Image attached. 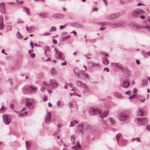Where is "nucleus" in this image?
Wrapping results in <instances>:
<instances>
[{
  "label": "nucleus",
  "instance_id": "f257e3e1",
  "mask_svg": "<svg viewBox=\"0 0 150 150\" xmlns=\"http://www.w3.org/2000/svg\"><path fill=\"white\" fill-rule=\"evenodd\" d=\"M144 12L143 10L137 9L132 11V15L135 17H139L140 14L143 13Z\"/></svg>",
  "mask_w": 150,
  "mask_h": 150
},
{
  "label": "nucleus",
  "instance_id": "f03ea898",
  "mask_svg": "<svg viewBox=\"0 0 150 150\" xmlns=\"http://www.w3.org/2000/svg\"><path fill=\"white\" fill-rule=\"evenodd\" d=\"M90 114L91 115L100 113L102 111L98 108H91L89 110Z\"/></svg>",
  "mask_w": 150,
  "mask_h": 150
},
{
  "label": "nucleus",
  "instance_id": "7ed1b4c3",
  "mask_svg": "<svg viewBox=\"0 0 150 150\" xmlns=\"http://www.w3.org/2000/svg\"><path fill=\"white\" fill-rule=\"evenodd\" d=\"M3 119L4 122L6 124H9L11 122V120L10 116L7 114L4 115Z\"/></svg>",
  "mask_w": 150,
  "mask_h": 150
},
{
  "label": "nucleus",
  "instance_id": "20e7f679",
  "mask_svg": "<svg viewBox=\"0 0 150 150\" xmlns=\"http://www.w3.org/2000/svg\"><path fill=\"white\" fill-rule=\"evenodd\" d=\"M118 117L120 120L123 121L128 119L129 118V116L127 115L121 113L119 114Z\"/></svg>",
  "mask_w": 150,
  "mask_h": 150
},
{
  "label": "nucleus",
  "instance_id": "39448f33",
  "mask_svg": "<svg viewBox=\"0 0 150 150\" xmlns=\"http://www.w3.org/2000/svg\"><path fill=\"white\" fill-rule=\"evenodd\" d=\"M54 51L56 52L55 57L57 58L63 59V54L61 52L58 51L56 47L55 48Z\"/></svg>",
  "mask_w": 150,
  "mask_h": 150
},
{
  "label": "nucleus",
  "instance_id": "423d86ee",
  "mask_svg": "<svg viewBox=\"0 0 150 150\" xmlns=\"http://www.w3.org/2000/svg\"><path fill=\"white\" fill-rule=\"evenodd\" d=\"M26 102V105L29 108L32 109L34 107V105L32 104L33 100L32 99H29L28 98L25 99Z\"/></svg>",
  "mask_w": 150,
  "mask_h": 150
},
{
  "label": "nucleus",
  "instance_id": "0eeeda50",
  "mask_svg": "<svg viewBox=\"0 0 150 150\" xmlns=\"http://www.w3.org/2000/svg\"><path fill=\"white\" fill-rule=\"evenodd\" d=\"M137 119V123L139 125L144 124L147 121V119L144 118H138Z\"/></svg>",
  "mask_w": 150,
  "mask_h": 150
},
{
  "label": "nucleus",
  "instance_id": "6e6552de",
  "mask_svg": "<svg viewBox=\"0 0 150 150\" xmlns=\"http://www.w3.org/2000/svg\"><path fill=\"white\" fill-rule=\"evenodd\" d=\"M58 85L57 82L56 80L54 79L51 80L50 85L52 88L56 87Z\"/></svg>",
  "mask_w": 150,
  "mask_h": 150
},
{
  "label": "nucleus",
  "instance_id": "1a4fd4ad",
  "mask_svg": "<svg viewBox=\"0 0 150 150\" xmlns=\"http://www.w3.org/2000/svg\"><path fill=\"white\" fill-rule=\"evenodd\" d=\"M120 15V14L118 13L111 14L108 16V18L109 19H114Z\"/></svg>",
  "mask_w": 150,
  "mask_h": 150
},
{
  "label": "nucleus",
  "instance_id": "9d476101",
  "mask_svg": "<svg viewBox=\"0 0 150 150\" xmlns=\"http://www.w3.org/2000/svg\"><path fill=\"white\" fill-rule=\"evenodd\" d=\"M36 88L35 87L30 86V87H27L26 88V91L30 93H33L36 91Z\"/></svg>",
  "mask_w": 150,
  "mask_h": 150
},
{
  "label": "nucleus",
  "instance_id": "9b49d317",
  "mask_svg": "<svg viewBox=\"0 0 150 150\" xmlns=\"http://www.w3.org/2000/svg\"><path fill=\"white\" fill-rule=\"evenodd\" d=\"M130 83V81L127 79H126L122 84V86L124 88H127L129 86Z\"/></svg>",
  "mask_w": 150,
  "mask_h": 150
},
{
  "label": "nucleus",
  "instance_id": "f8f14e48",
  "mask_svg": "<svg viewBox=\"0 0 150 150\" xmlns=\"http://www.w3.org/2000/svg\"><path fill=\"white\" fill-rule=\"evenodd\" d=\"M51 115L50 113H48L45 118V122L46 124H49L51 120Z\"/></svg>",
  "mask_w": 150,
  "mask_h": 150
},
{
  "label": "nucleus",
  "instance_id": "ddd939ff",
  "mask_svg": "<svg viewBox=\"0 0 150 150\" xmlns=\"http://www.w3.org/2000/svg\"><path fill=\"white\" fill-rule=\"evenodd\" d=\"M83 124L79 125L78 127L77 131L83 133Z\"/></svg>",
  "mask_w": 150,
  "mask_h": 150
},
{
  "label": "nucleus",
  "instance_id": "4468645a",
  "mask_svg": "<svg viewBox=\"0 0 150 150\" xmlns=\"http://www.w3.org/2000/svg\"><path fill=\"white\" fill-rule=\"evenodd\" d=\"M49 16L48 14L47 13H41L40 15V16L42 18H46L47 17Z\"/></svg>",
  "mask_w": 150,
  "mask_h": 150
},
{
  "label": "nucleus",
  "instance_id": "2eb2a0df",
  "mask_svg": "<svg viewBox=\"0 0 150 150\" xmlns=\"http://www.w3.org/2000/svg\"><path fill=\"white\" fill-rule=\"evenodd\" d=\"M102 62L103 64L105 65H107L109 63V62L107 58L106 57L103 58L102 59Z\"/></svg>",
  "mask_w": 150,
  "mask_h": 150
},
{
  "label": "nucleus",
  "instance_id": "dca6fc26",
  "mask_svg": "<svg viewBox=\"0 0 150 150\" xmlns=\"http://www.w3.org/2000/svg\"><path fill=\"white\" fill-rule=\"evenodd\" d=\"M26 30L29 33H31L34 31L35 30L34 28L33 27H28L27 26L26 27Z\"/></svg>",
  "mask_w": 150,
  "mask_h": 150
},
{
  "label": "nucleus",
  "instance_id": "f3484780",
  "mask_svg": "<svg viewBox=\"0 0 150 150\" xmlns=\"http://www.w3.org/2000/svg\"><path fill=\"white\" fill-rule=\"evenodd\" d=\"M3 18L1 17H0V30L3 28Z\"/></svg>",
  "mask_w": 150,
  "mask_h": 150
},
{
  "label": "nucleus",
  "instance_id": "a211bd4d",
  "mask_svg": "<svg viewBox=\"0 0 150 150\" xmlns=\"http://www.w3.org/2000/svg\"><path fill=\"white\" fill-rule=\"evenodd\" d=\"M108 112L107 111H105L100 114V116L101 117H106L108 115Z\"/></svg>",
  "mask_w": 150,
  "mask_h": 150
},
{
  "label": "nucleus",
  "instance_id": "6ab92c4d",
  "mask_svg": "<svg viewBox=\"0 0 150 150\" xmlns=\"http://www.w3.org/2000/svg\"><path fill=\"white\" fill-rule=\"evenodd\" d=\"M112 65H113V66H114V65H115L116 67H118V68L121 69H122L123 68V66L121 64H119V63H113Z\"/></svg>",
  "mask_w": 150,
  "mask_h": 150
},
{
  "label": "nucleus",
  "instance_id": "aec40b11",
  "mask_svg": "<svg viewBox=\"0 0 150 150\" xmlns=\"http://www.w3.org/2000/svg\"><path fill=\"white\" fill-rule=\"evenodd\" d=\"M117 27H123L125 26V23L124 22H121L117 23Z\"/></svg>",
  "mask_w": 150,
  "mask_h": 150
},
{
  "label": "nucleus",
  "instance_id": "412c9836",
  "mask_svg": "<svg viewBox=\"0 0 150 150\" xmlns=\"http://www.w3.org/2000/svg\"><path fill=\"white\" fill-rule=\"evenodd\" d=\"M114 94L116 97L118 98H121L122 97L121 94L117 92L115 93Z\"/></svg>",
  "mask_w": 150,
  "mask_h": 150
},
{
  "label": "nucleus",
  "instance_id": "4be33fe9",
  "mask_svg": "<svg viewBox=\"0 0 150 150\" xmlns=\"http://www.w3.org/2000/svg\"><path fill=\"white\" fill-rule=\"evenodd\" d=\"M76 124H78V122L77 121H76V120L74 121H73L71 122V124H70V127L73 126Z\"/></svg>",
  "mask_w": 150,
  "mask_h": 150
},
{
  "label": "nucleus",
  "instance_id": "5701e85b",
  "mask_svg": "<svg viewBox=\"0 0 150 150\" xmlns=\"http://www.w3.org/2000/svg\"><path fill=\"white\" fill-rule=\"evenodd\" d=\"M143 114V112L142 109H139L138 111V115L139 116H142Z\"/></svg>",
  "mask_w": 150,
  "mask_h": 150
},
{
  "label": "nucleus",
  "instance_id": "b1692460",
  "mask_svg": "<svg viewBox=\"0 0 150 150\" xmlns=\"http://www.w3.org/2000/svg\"><path fill=\"white\" fill-rule=\"evenodd\" d=\"M51 73L55 75L57 74V72L55 71V69L54 68H52L51 69Z\"/></svg>",
  "mask_w": 150,
  "mask_h": 150
},
{
  "label": "nucleus",
  "instance_id": "393cba45",
  "mask_svg": "<svg viewBox=\"0 0 150 150\" xmlns=\"http://www.w3.org/2000/svg\"><path fill=\"white\" fill-rule=\"evenodd\" d=\"M148 80L146 79L143 80L142 81V85H147Z\"/></svg>",
  "mask_w": 150,
  "mask_h": 150
},
{
  "label": "nucleus",
  "instance_id": "a878e982",
  "mask_svg": "<svg viewBox=\"0 0 150 150\" xmlns=\"http://www.w3.org/2000/svg\"><path fill=\"white\" fill-rule=\"evenodd\" d=\"M76 146L78 148H80L81 146V145L79 144V143L77 142L76 145L75 146H73V149H75L76 147Z\"/></svg>",
  "mask_w": 150,
  "mask_h": 150
},
{
  "label": "nucleus",
  "instance_id": "bb28decb",
  "mask_svg": "<svg viewBox=\"0 0 150 150\" xmlns=\"http://www.w3.org/2000/svg\"><path fill=\"white\" fill-rule=\"evenodd\" d=\"M74 72L76 75H79L80 74L79 72H78V69L77 68H75L74 70Z\"/></svg>",
  "mask_w": 150,
  "mask_h": 150
},
{
  "label": "nucleus",
  "instance_id": "cd10ccee",
  "mask_svg": "<svg viewBox=\"0 0 150 150\" xmlns=\"http://www.w3.org/2000/svg\"><path fill=\"white\" fill-rule=\"evenodd\" d=\"M23 8L24 10H25L28 15H29L30 14L29 10L28 8H27L25 7H23Z\"/></svg>",
  "mask_w": 150,
  "mask_h": 150
},
{
  "label": "nucleus",
  "instance_id": "c85d7f7f",
  "mask_svg": "<svg viewBox=\"0 0 150 150\" xmlns=\"http://www.w3.org/2000/svg\"><path fill=\"white\" fill-rule=\"evenodd\" d=\"M56 30V28L55 27H52L51 29L50 30V32H54Z\"/></svg>",
  "mask_w": 150,
  "mask_h": 150
},
{
  "label": "nucleus",
  "instance_id": "c756f323",
  "mask_svg": "<svg viewBox=\"0 0 150 150\" xmlns=\"http://www.w3.org/2000/svg\"><path fill=\"white\" fill-rule=\"evenodd\" d=\"M75 138V137L74 135H73L71 137V142L74 143V139Z\"/></svg>",
  "mask_w": 150,
  "mask_h": 150
},
{
  "label": "nucleus",
  "instance_id": "7c9ffc66",
  "mask_svg": "<svg viewBox=\"0 0 150 150\" xmlns=\"http://www.w3.org/2000/svg\"><path fill=\"white\" fill-rule=\"evenodd\" d=\"M27 114V112H25L24 113H21L18 114V116L19 117H21L23 116L24 115H26Z\"/></svg>",
  "mask_w": 150,
  "mask_h": 150
},
{
  "label": "nucleus",
  "instance_id": "2f4dec72",
  "mask_svg": "<svg viewBox=\"0 0 150 150\" xmlns=\"http://www.w3.org/2000/svg\"><path fill=\"white\" fill-rule=\"evenodd\" d=\"M5 108L4 106H2L0 110V112H4Z\"/></svg>",
  "mask_w": 150,
  "mask_h": 150
},
{
  "label": "nucleus",
  "instance_id": "473e14b6",
  "mask_svg": "<svg viewBox=\"0 0 150 150\" xmlns=\"http://www.w3.org/2000/svg\"><path fill=\"white\" fill-rule=\"evenodd\" d=\"M26 147L27 149H28L30 145L28 142H26Z\"/></svg>",
  "mask_w": 150,
  "mask_h": 150
},
{
  "label": "nucleus",
  "instance_id": "72a5a7b5",
  "mask_svg": "<svg viewBox=\"0 0 150 150\" xmlns=\"http://www.w3.org/2000/svg\"><path fill=\"white\" fill-rule=\"evenodd\" d=\"M110 123L112 124H113L115 122V120L114 119L112 118H110Z\"/></svg>",
  "mask_w": 150,
  "mask_h": 150
},
{
  "label": "nucleus",
  "instance_id": "f704fd0d",
  "mask_svg": "<svg viewBox=\"0 0 150 150\" xmlns=\"http://www.w3.org/2000/svg\"><path fill=\"white\" fill-rule=\"evenodd\" d=\"M45 48L46 49V50H45V52L46 53V51L47 50V51H50V48L47 46L45 47Z\"/></svg>",
  "mask_w": 150,
  "mask_h": 150
},
{
  "label": "nucleus",
  "instance_id": "c9c22d12",
  "mask_svg": "<svg viewBox=\"0 0 150 150\" xmlns=\"http://www.w3.org/2000/svg\"><path fill=\"white\" fill-rule=\"evenodd\" d=\"M136 96V95H132L129 96V98L130 99H132L134 98V97Z\"/></svg>",
  "mask_w": 150,
  "mask_h": 150
},
{
  "label": "nucleus",
  "instance_id": "e433bc0d",
  "mask_svg": "<svg viewBox=\"0 0 150 150\" xmlns=\"http://www.w3.org/2000/svg\"><path fill=\"white\" fill-rule=\"evenodd\" d=\"M98 25H106V23H105L104 22L99 23H98Z\"/></svg>",
  "mask_w": 150,
  "mask_h": 150
},
{
  "label": "nucleus",
  "instance_id": "4c0bfd02",
  "mask_svg": "<svg viewBox=\"0 0 150 150\" xmlns=\"http://www.w3.org/2000/svg\"><path fill=\"white\" fill-rule=\"evenodd\" d=\"M121 136V134H118L116 136V138L117 139V142H118V138L120 137Z\"/></svg>",
  "mask_w": 150,
  "mask_h": 150
},
{
  "label": "nucleus",
  "instance_id": "58836bf2",
  "mask_svg": "<svg viewBox=\"0 0 150 150\" xmlns=\"http://www.w3.org/2000/svg\"><path fill=\"white\" fill-rule=\"evenodd\" d=\"M30 45L31 46L32 49H33L34 47V43L33 42H30Z\"/></svg>",
  "mask_w": 150,
  "mask_h": 150
},
{
  "label": "nucleus",
  "instance_id": "ea45409f",
  "mask_svg": "<svg viewBox=\"0 0 150 150\" xmlns=\"http://www.w3.org/2000/svg\"><path fill=\"white\" fill-rule=\"evenodd\" d=\"M43 99L44 101H46L47 100V97L46 96H44L43 97Z\"/></svg>",
  "mask_w": 150,
  "mask_h": 150
},
{
  "label": "nucleus",
  "instance_id": "a19ab883",
  "mask_svg": "<svg viewBox=\"0 0 150 150\" xmlns=\"http://www.w3.org/2000/svg\"><path fill=\"white\" fill-rule=\"evenodd\" d=\"M126 94L129 95L131 94V92L130 91H127L125 93Z\"/></svg>",
  "mask_w": 150,
  "mask_h": 150
},
{
  "label": "nucleus",
  "instance_id": "79ce46f5",
  "mask_svg": "<svg viewBox=\"0 0 150 150\" xmlns=\"http://www.w3.org/2000/svg\"><path fill=\"white\" fill-rule=\"evenodd\" d=\"M70 36H71L70 35H68V36H66V37H65L64 36L63 37V38H64V40L65 39H67V38H69L70 37Z\"/></svg>",
  "mask_w": 150,
  "mask_h": 150
},
{
  "label": "nucleus",
  "instance_id": "37998d69",
  "mask_svg": "<svg viewBox=\"0 0 150 150\" xmlns=\"http://www.w3.org/2000/svg\"><path fill=\"white\" fill-rule=\"evenodd\" d=\"M67 25V24L66 25L64 26L61 25L60 27V29H62L64 28L65 27H66Z\"/></svg>",
  "mask_w": 150,
  "mask_h": 150
},
{
  "label": "nucleus",
  "instance_id": "c03bdc74",
  "mask_svg": "<svg viewBox=\"0 0 150 150\" xmlns=\"http://www.w3.org/2000/svg\"><path fill=\"white\" fill-rule=\"evenodd\" d=\"M83 68L84 69L82 71V72H84L86 70L87 68V67H86V66H83Z\"/></svg>",
  "mask_w": 150,
  "mask_h": 150
},
{
  "label": "nucleus",
  "instance_id": "a18cd8bd",
  "mask_svg": "<svg viewBox=\"0 0 150 150\" xmlns=\"http://www.w3.org/2000/svg\"><path fill=\"white\" fill-rule=\"evenodd\" d=\"M30 55L32 58H34L35 57V54L34 53L30 54Z\"/></svg>",
  "mask_w": 150,
  "mask_h": 150
},
{
  "label": "nucleus",
  "instance_id": "49530a36",
  "mask_svg": "<svg viewBox=\"0 0 150 150\" xmlns=\"http://www.w3.org/2000/svg\"><path fill=\"white\" fill-rule=\"evenodd\" d=\"M4 6V3H1L0 4V7L1 8H3Z\"/></svg>",
  "mask_w": 150,
  "mask_h": 150
},
{
  "label": "nucleus",
  "instance_id": "de8ad7c7",
  "mask_svg": "<svg viewBox=\"0 0 150 150\" xmlns=\"http://www.w3.org/2000/svg\"><path fill=\"white\" fill-rule=\"evenodd\" d=\"M104 71L108 72L109 71V69L108 68H105L104 69Z\"/></svg>",
  "mask_w": 150,
  "mask_h": 150
},
{
  "label": "nucleus",
  "instance_id": "09e8293b",
  "mask_svg": "<svg viewBox=\"0 0 150 150\" xmlns=\"http://www.w3.org/2000/svg\"><path fill=\"white\" fill-rule=\"evenodd\" d=\"M23 1H17V4H22L23 3Z\"/></svg>",
  "mask_w": 150,
  "mask_h": 150
},
{
  "label": "nucleus",
  "instance_id": "8fccbe9b",
  "mask_svg": "<svg viewBox=\"0 0 150 150\" xmlns=\"http://www.w3.org/2000/svg\"><path fill=\"white\" fill-rule=\"evenodd\" d=\"M45 90V88L44 87H42L41 88V91H44Z\"/></svg>",
  "mask_w": 150,
  "mask_h": 150
},
{
  "label": "nucleus",
  "instance_id": "3c124183",
  "mask_svg": "<svg viewBox=\"0 0 150 150\" xmlns=\"http://www.w3.org/2000/svg\"><path fill=\"white\" fill-rule=\"evenodd\" d=\"M71 33H73L74 34L75 36L76 35L77 33L75 31H73L72 32H71Z\"/></svg>",
  "mask_w": 150,
  "mask_h": 150
},
{
  "label": "nucleus",
  "instance_id": "603ef678",
  "mask_svg": "<svg viewBox=\"0 0 150 150\" xmlns=\"http://www.w3.org/2000/svg\"><path fill=\"white\" fill-rule=\"evenodd\" d=\"M146 129L147 130L150 131V125L146 127Z\"/></svg>",
  "mask_w": 150,
  "mask_h": 150
},
{
  "label": "nucleus",
  "instance_id": "864d4df0",
  "mask_svg": "<svg viewBox=\"0 0 150 150\" xmlns=\"http://www.w3.org/2000/svg\"><path fill=\"white\" fill-rule=\"evenodd\" d=\"M83 74L85 77L86 78H87L88 77V75L87 74Z\"/></svg>",
  "mask_w": 150,
  "mask_h": 150
},
{
  "label": "nucleus",
  "instance_id": "5fc2aeb1",
  "mask_svg": "<svg viewBox=\"0 0 150 150\" xmlns=\"http://www.w3.org/2000/svg\"><path fill=\"white\" fill-rule=\"evenodd\" d=\"M140 18L142 19H144L145 18V17L144 15H142L141 16Z\"/></svg>",
  "mask_w": 150,
  "mask_h": 150
},
{
  "label": "nucleus",
  "instance_id": "6e6d98bb",
  "mask_svg": "<svg viewBox=\"0 0 150 150\" xmlns=\"http://www.w3.org/2000/svg\"><path fill=\"white\" fill-rule=\"evenodd\" d=\"M142 5H144V4H142V3H139L137 5V6H141Z\"/></svg>",
  "mask_w": 150,
  "mask_h": 150
},
{
  "label": "nucleus",
  "instance_id": "4d7b16f0",
  "mask_svg": "<svg viewBox=\"0 0 150 150\" xmlns=\"http://www.w3.org/2000/svg\"><path fill=\"white\" fill-rule=\"evenodd\" d=\"M136 63L138 64H140V61L138 60H136Z\"/></svg>",
  "mask_w": 150,
  "mask_h": 150
},
{
  "label": "nucleus",
  "instance_id": "13d9d810",
  "mask_svg": "<svg viewBox=\"0 0 150 150\" xmlns=\"http://www.w3.org/2000/svg\"><path fill=\"white\" fill-rule=\"evenodd\" d=\"M43 85L44 86H48V85L45 82H43Z\"/></svg>",
  "mask_w": 150,
  "mask_h": 150
},
{
  "label": "nucleus",
  "instance_id": "bf43d9fd",
  "mask_svg": "<svg viewBox=\"0 0 150 150\" xmlns=\"http://www.w3.org/2000/svg\"><path fill=\"white\" fill-rule=\"evenodd\" d=\"M20 34L19 32L18 31L17 33V35L18 37H20V36H19V35Z\"/></svg>",
  "mask_w": 150,
  "mask_h": 150
},
{
  "label": "nucleus",
  "instance_id": "052dcab7",
  "mask_svg": "<svg viewBox=\"0 0 150 150\" xmlns=\"http://www.w3.org/2000/svg\"><path fill=\"white\" fill-rule=\"evenodd\" d=\"M60 104V102L59 101H58L57 103V105L58 106H59Z\"/></svg>",
  "mask_w": 150,
  "mask_h": 150
},
{
  "label": "nucleus",
  "instance_id": "680f3d73",
  "mask_svg": "<svg viewBox=\"0 0 150 150\" xmlns=\"http://www.w3.org/2000/svg\"><path fill=\"white\" fill-rule=\"evenodd\" d=\"M48 105L49 107H51L52 106V105L50 103H48Z\"/></svg>",
  "mask_w": 150,
  "mask_h": 150
},
{
  "label": "nucleus",
  "instance_id": "e2e57ef3",
  "mask_svg": "<svg viewBox=\"0 0 150 150\" xmlns=\"http://www.w3.org/2000/svg\"><path fill=\"white\" fill-rule=\"evenodd\" d=\"M62 65H66V62H63L62 63Z\"/></svg>",
  "mask_w": 150,
  "mask_h": 150
},
{
  "label": "nucleus",
  "instance_id": "0e129e2a",
  "mask_svg": "<svg viewBox=\"0 0 150 150\" xmlns=\"http://www.w3.org/2000/svg\"><path fill=\"white\" fill-rule=\"evenodd\" d=\"M68 86H70V87H71L72 86V85L71 83H69L68 84Z\"/></svg>",
  "mask_w": 150,
  "mask_h": 150
},
{
  "label": "nucleus",
  "instance_id": "69168bd1",
  "mask_svg": "<svg viewBox=\"0 0 150 150\" xmlns=\"http://www.w3.org/2000/svg\"><path fill=\"white\" fill-rule=\"evenodd\" d=\"M103 2L104 3H105V4L107 5V2L106 1V0H103Z\"/></svg>",
  "mask_w": 150,
  "mask_h": 150
},
{
  "label": "nucleus",
  "instance_id": "338daca9",
  "mask_svg": "<svg viewBox=\"0 0 150 150\" xmlns=\"http://www.w3.org/2000/svg\"><path fill=\"white\" fill-rule=\"evenodd\" d=\"M58 127L59 128H60L61 127V125L60 124H59L57 125Z\"/></svg>",
  "mask_w": 150,
  "mask_h": 150
},
{
  "label": "nucleus",
  "instance_id": "774afa93",
  "mask_svg": "<svg viewBox=\"0 0 150 150\" xmlns=\"http://www.w3.org/2000/svg\"><path fill=\"white\" fill-rule=\"evenodd\" d=\"M147 19L149 21L150 23V17H147Z\"/></svg>",
  "mask_w": 150,
  "mask_h": 150
}]
</instances>
